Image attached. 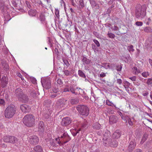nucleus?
<instances>
[{
    "mask_svg": "<svg viewBox=\"0 0 152 152\" xmlns=\"http://www.w3.org/2000/svg\"><path fill=\"white\" fill-rule=\"evenodd\" d=\"M118 145L117 141L115 139H113L111 140L110 143V146L111 147H115L117 146Z\"/></svg>",
    "mask_w": 152,
    "mask_h": 152,
    "instance_id": "5701e85b",
    "label": "nucleus"
},
{
    "mask_svg": "<svg viewBox=\"0 0 152 152\" xmlns=\"http://www.w3.org/2000/svg\"><path fill=\"white\" fill-rule=\"evenodd\" d=\"M129 78L132 81H135L136 80V77L135 76H134L132 77H131Z\"/></svg>",
    "mask_w": 152,
    "mask_h": 152,
    "instance_id": "0e129e2a",
    "label": "nucleus"
},
{
    "mask_svg": "<svg viewBox=\"0 0 152 152\" xmlns=\"http://www.w3.org/2000/svg\"><path fill=\"white\" fill-rule=\"evenodd\" d=\"M38 131L42 133L44 131L45 125L44 123L42 121H40L38 126Z\"/></svg>",
    "mask_w": 152,
    "mask_h": 152,
    "instance_id": "f3484780",
    "label": "nucleus"
},
{
    "mask_svg": "<svg viewBox=\"0 0 152 152\" xmlns=\"http://www.w3.org/2000/svg\"><path fill=\"white\" fill-rule=\"evenodd\" d=\"M102 67L104 68L107 69H108L112 68V66L110 65V64L106 63H104L102 64Z\"/></svg>",
    "mask_w": 152,
    "mask_h": 152,
    "instance_id": "bb28decb",
    "label": "nucleus"
},
{
    "mask_svg": "<svg viewBox=\"0 0 152 152\" xmlns=\"http://www.w3.org/2000/svg\"><path fill=\"white\" fill-rule=\"evenodd\" d=\"M12 4L13 6L15 7H17V3L16 2V1L15 0H13L12 1Z\"/></svg>",
    "mask_w": 152,
    "mask_h": 152,
    "instance_id": "bf43d9fd",
    "label": "nucleus"
},
{
    "mask_svg": "<svg viewBox=\"0 0 152 152\" xmlns=\"http://www.w3.org/2000/svg\"><path fill=\"white\" fill-rule=\"evenodd\" d=\"M103 140V144L104 146H110L112 139L110 133L108 131H107L104 134Z\"/></svg>",
    "mask_w": 152,
    "mask_h": 152,
    "instance_id": "423d86ee",
    "label": "nucleus"
},
{
    "mask_svg": "<svg viewBox=\"0 0 152 152\" xmlns=\"http://www.w3.org/2000/svg\"><path fill=\"white\" fill-rule=\"evenodd\" d=\"M55 54L57 56V57H58L59 55V52L58 49L57 48H56L55 49Z\"/></svg>",
    "mask_w": 152,
    "mask_h": 152,
    "instance_id": "603ef678",
    "label": "nucleus"
},
{
    "mask_svg": "<svg viewBox=\"0 0 152 152\" xmlns=\"http://www.w3.org/2000/svg\"><path fill=\"white\" fill-rule=\"evenodd\" d=\"M1 63L4 70H5L7 73V72L8 71L9 68L8 65L4 62H2Z\"/></svg>",
    "mask_w": 152,
    "mask_h": 152,
    "instance_id": "a878e982",
    "label": "nucleus"
},
{
    "mask_svg": "<svg viewBox=\"0 0 152 152\" xmlns=\"http://www.w3.org/2000/svg\"><path fill=\"white\" fill-rule=\"evenodd\" d=\"M121 117L122 119L124 120V121H126V123H127L126 119H127V118H128V116H126L125 117L124 115L121 116Z\"/></svg>",
    "mask_w": 152,
    "mask_h": 152,
    "instance_id": "680f3d73",
    "label": "nucleus"
},
{
    "mask_svg": "<svg viewBox=\"0 0 152 152\" xmlns=\"http://www.w3.org/2000/svg\"><path fill=\"white\" fill-rule=\"evenodd\" d=\"M76 108L79 113L82 115L87 116L89 114V109L86 105H78Z\"/></svg>",
    "mask_w": 152,
    "mask_h": 152,
    "instance_id": "20e7f679",
    "label": "nucleus"
},
{
    "mask_svg": "<svg viewBox=\"0 0 152 152\" xmlns=\"http://www.w3.org/2000/svg\"><path fill=\"white\" fill-rule=\"evenodd\" d=\"M82 61L83 62V64L84 65L88 64L91 62V60L88 59L86 57L84 56H83Z\"/></svg>",
    "mask_w": 152,
    "mask_h": 152,
    "instance_id": "4be33fe9",
    "label": "nucleus"
},
{
    "mask_svg": "<svg viewBox=\"0 0 152 152\" xmlns=\"http://www.w3.org/2000/svg\"><path fill=\"white\" fill-rule=\"evenodd\" d=\"M28 14L31 16H34L37 14V12L36 10H32L31 9L28 11Z\"/></svg>",
    "mask_w": 152,
    "mask_h": 152,
    "instance_id": "393cba45",
    "label": "nucleus"
},
{
    "mask_svg": "<svg viewBox=\"0 0 152 152\" xmlns=\"http://www.w3.org/2000/svg\"><path fill=\"white\" fill-rule=\"evenodd\" d=\"M117 83L120 85H121L122 83V81L121 79H117Z\"/></svg>",
    "mask_w": 152,
    "mask_h": 152,
    "instance_id": "338daca9",
    "label": "nucleus"
},
{
    "mask_svg": "<svg viewBox=\"0 0 152 152\" xmlns=\"http://www.w3.org/2000/svg\"><path fill=\"white\" fill-rule=\"evenodd\" d=\"M122 67L121 65H118L116 67V69L117 71H120L121 70Z\"/></svg>",
    "mask_w": 152,
    "mask_h": 152,
    "instance_id": "864d4df0",
    "label": "nucleus"
},
{
    "mask_svg": "<svg viewBox=\"0 0 152 152\" xmlns=\"http://www.w3.org/2000/svg\"><path fill=\"white\" fill-rule=\"evenodd\" d=\"M98 135L101 136L102 134V131L101 129L97 131Z\"/></svg>",
    "mask_w": 152,
    "mask_h": 152,
    "instance_id": "052dcab7",
    "label": "nucleus"
},
{
    "mask_svg": "<svg viewBox=\"0 0 152 152\" xmlns=\"http://www.w3.org/2000/svg\"><path fill=\"white\" fill-rule=\"evenodd\" d=\"M32 96L34 98H37V96L38 95L37 94V93L35 91H33L32 93Z\"/></svg>",
    "mask_w": 152,
    "mask_h": 152,
    "instance_id": "de8ad7c7",
    "label": "nucleus"
},
{
    "mask_svg": "<svg viewBox=\"0 0 152 152\" xmlns=\"http://www.w3.org/2000/svg\"><path fill=\"white\" fill-rule=\"evenodd\" d=\"M23 123L27 126L32 127L34 126L35 119L32 115L27 114L23 118Z\"/></svg>",
    "mask_w": 152,
    "mask_h": 152,
    "instance_id": "f03ea898",
    "label": "nucleus"
},
{
    "mask_svg": "<svg viewBox=\"0 0 152 152\" xmlns=\"http://www.w3.org/2000/svg\"><path fill=\"white\" fill-rule=\"evenodd\" d=\"M145 8L144 6H141V5H137L135 10L136 17L138 18H143L146 14Z\"/></svg>",
    "mask_w": 152,
    "mask_h": 152,
    "instance_id": "7ed1b4c3",
    "label": "nucleus"
},
{
    "mask_svg": "<svg viewBox=\"0 0 152 152\" xmlns=\"http://www.w3.org/2000/svg\"><path fill=\"white\" fill-rule=\"evenodd\" d=\"M39 141V138L37 136H32L29 137V142L31 145H36L38 143Z\"/></svg>",
    "mask_w": 152,
    "mask_h": 152,
    "instance_id": "9d476101",
    "label": "nucleus"
},
{
    "mask_svg": "<svg viewBox=\"0 0 152 152\" xmlns=\"http://www.w3.org/2000/svg\"><path fill=\"white\" fill-rule=\"evenodd\" d=\"M147 83L148 85L152 84V79L149 78L147 80Z\"/></svg>",
    "mask_w": 152,
    "mask_h": 152,
    "instance_id": "13d9d810",
    "label": "nucleus"
},
{
    "mask_svg": "<svg viewBox=\"0 0 152 152\" xmlns=\"http://www.w3.org/2000/svg\"><path fill=\"white\" fill-rule=\"evenodd\" d=\"M111 28L114 31H118L119 30L118 27L115 26H114L113 28H112V27Z\"/></svg>",
    "mask_w": 152,
    "mask_h": 152,
    "instance_id": "69168bd1",
    "label": "nucleus"
},
{
    "mask_svg": "<svg viewBox=\"0 0 152 152\" xmlns=\"http://www.w3.org/2000/svg\"><path fill=\"white\" fill-rule=\"evenodd\" d=\"M67 100L64 99H60L59 100L57 103L60 107H63L66 103Z\"/></svg>",
    "mask_w": 152,
    "mask_h": 152,
    "instance_id": "412c9836",
    "label": "nucleus"
},
{
    "mask_svg": "<svg viewBox=\"0 0 152 152\" xmlns=\"http://www.w3.org/2000/svg\"><path fill=\"white\" fill-rule=\"evenodd\" d=\"M106 104L108 106H114V105L112 103L110 102L108 100H106Z\"/></svg>",
    "mask_w": 152,
    "mask_h": 152,
    "instance_id": "37998d69",
    "label": "nucleus"
},
{
    "mask_svg": "<svg viewBox=\"0 0 152 152\" xmlns=\"http://www.w3.org/2000/svg\"><path fill=\"white\" fill-rule=\"evenodd\" d=\"M61 138L63 139L62 144H65L71 140L70 137L66 132H64L63 133V135L61 136Z\"/></svg>",
    "mask_w": 152,
    "mask_h": 152,
    "instance_id": "f8f14e48",
    "label": "nucleus"
},
{
    "mask_svg": "<svg viewBox=\"0 0 152 152\" xmlns=\"http://www.w3.org/2000/svg\"><path fill=\"white\" fill-rule=\"evenodd\" d=\"M142 76L145 77H146L149 75L148 72H144L142 73Z\"/></svg>",
    "mask_w": 152,
    "mask_h": 152,
    "instance_id": "a18cd8bd",
    "label": "nucleus"
},
{
    "mask_svg": "<svg viewBox=\"0 0 152 152\" xmlns=\"http://www.w3.org/2000/svg\"><path fill=\"white\" fill-rule=\"evenodd\" d=\"M127 49L129 51V52H133L134 50L133 49V46L132 45L128 46L127 47Z\"/></svg>",
    "mask_w": 152,
    "mask_h": 152,
    "instance_id": "ea45409f",
    "label": "nucleus"
},
{
    "mask_svg": "<svg viewBox=\"0 0 152 152\" xmlns=\"http://www.w3.org/2000/svg\"><path fill=\"white\" fill-rule=\"evenodd\" d=\"M89 0L92 7L94 8L96 10L99 9V5L96 3L95 0Z\"/></svg>",
    "mask_w": 152,
    "mask_h": 152,
    "instance_id": "6ab92c4d",
    "label": "nucleus"
},
{
    "mask_svg": "<svg viewBox=\"0 0 152 152\" xmlns=\"http://www.w3.org/2000/svg\"><path fill=\"white\" fill-rule=\"evenodd\" d=\"M66 88H64V92L69 91V86L68 85H66Z\"/></svg>",
    "mask_w": 152,
    "mask_h": 152,
    "instance_id": "4d7b16f0",
    "label": "nucleus"
},
{
    "mask_svg": "<svg viewBox=\"0 0 152 152\" xmlns=\"http://www.w3.org/2000/svg\"><path fill=\"white\" fill-rule=\"evenodd\" d=\"M137 140V138L134 136H131L129 138V143L127 148L128 151L132 152L135 149L136 145Z\"/></svg>",
    "mask_w": 152,
    "mask_h": 152,
    "instance_id": "39448f33",
    "label": "nucleus"
},
{
    "mask_svg": "<svg viewBox=\"0 0 152 152\" xmlns=\"http://www.w3.org/2000/svg\"><path fill=\"white\" fill-rule=\"evenodd\" d=\"M63 61L64 64L67 67L69 66L70 65L69 64V63L68 61L66 59H63Z\"/></svg>",
    "mask_w": 152,
    "mask_h": 152,
    "instance_id": "58836bf2",
    "label": "nucleus"
},
{
    "mask_svg": "<svg viewBox=\"0 0 152 152\" xmlns=\"http://www.w3.org/2000/svg\"><path fill=\"white\" fill-rule=\"evenodd\" d=\"M42 85L43 87L46 89H49L51 86V81L48 78L43 79L41 81Z\"/></svg>",
    "mask_w": 152,
    "mask_h": 152,
    "instance_id": "6e6552de",
    "label": "nucleus"
},
{
    "mask_svg": "<svg viewBox=\"0 0 152 152\" xmlns=\"http://www.w3.org/2000/svg\"><path fill=\"white\" fill-rule=\"evenodd\" d=\"M104 99H99L98 100V105L101 106H102L104 103Z\"/></svg>",
    "mask_w": 152,
    "mask_h": 152,
    "instance_id": "e433bc0d",
    "label": "nucleus"
},
{
    "mask_svg": "<svg viewBox=\"0 0 152 152\" xmlns=\"http://www.w3.org/2000/svg\"><path fill=\"white\" fill-rule=\"evenodd\" d=\"M69 91L72 93L75 94V95L77 94V93L75 91V89L72 86H70L69 87Z\"/></svg>",
    "mask_w": 152,
    "mask_h": 152,
    "instance_id": "c9c22d12",
    "label": "nucleus"
},
{
    "mask_svg": "<svg viewBox=\"0 0 152 152\" xmlns=\"http://www.w3.org/2000/svg\"><path fill=\"white\" fill-rule=\"evenodd\" d=\"M64 73L66 76H68L70 74V72L67 70L64 71Z\"/></svg>",
    "mask_w": 152,
    "mask_h": 152,
    "instance_id": "5fc2aeb1",
    "label": "nucleus"
},
{
    "mask_svg": "<svg viewBox=\"0 0 152 152\" xmlns=\"http://www.w3.org/2000/svg\"><path fill=\"white\" fill-rule=\"evenodd\" d=\"M71 119L69 117H66L62 119L61 124L63 126H67L71 123Z\"/></svg>",
    "mask_w": 152,
    "mask_h": 152,
    "instance_id": "9b49d317",
    "label": "nucleus"
},
{
    "mask_svg": "<svg viewBox=\"0 0 152 152\" xmlns=\"http://www.w3.org/2000/svg\"><path fill=\"white\" fill-rule=\"evenodd\" d=\"M57 83L60 85H61L63 84V82L60 79H58L57 80Z\"/></svg>",
    "mask_w": 152,
    "mask_h": 152,
    "instance_id": "e2e57ef3",
    "label": "nucleus"
},
{
    "mask_svg": "<svg viewBox=\"0 0 152 152\" xmlns=\"http://www.w3.org/2000/svg\"><path fill=\"white\" fill-rule=\"evenodd\" d=\"M107 35L108 37L111 38H114L115 37L114 34L112 33L109 32H108Z\"/></svg>",
    "mask_w": 152,
    "mask_h": 152,
    "instance_id": "4c0bfd02",
    "label": "nucleus"
},
{
    "mask_svg": "<svg viewBox=\"0 0 152 152\" xmlns=\"http://www.w3.org/2000/svg\"><path fill=\"white\" fill-rule=\"evenodd\" d=\"M135 25L137 26H141L143 25V23L141 21H137L135 23Z\"/></svg>",
    "mask_w": 152,
    "mask_h": 152,
    "instance_id": "8fccbe9b",
    "label": "nucleus"
},
{
    "mask_svg": "<svg viewBox=\"0 0 152 152\" xmlns=\"http://www.w3.org/2000/svg\"><path fill=\"white\" fill-rule=\"evenodd\" d=\"M53 91L54 93L58 94L59 95H60L62 93V91H60L58 88L53 87Z\"/></svg>",
    "mask_w": 152,
    "mask_h": 152,
    "instance_id": "cd10ccee",
    "label": "nucleus"
},
{
    "mask_svg": "<svg viewBox=\"0 0 152 152\" xmlns=\"http://www.w3.org/2000/svg\"><path fill=\"white\" fill-rule=\"evenodd\" d=\"M144 31L146 33L152 32V29L150 27H146L144 29Z\"/></svg>",
    "mask_w": 152,
    "mask_h": 152,
    "instance_id": "72a5a7b5",
    "label": "nucleus"
},
{
    "mask_svg": "<svg viewBox=\"0 0 152 152\" xmlns=\"http://www.w3.org/2000/svg\"><path fill=\"white\" fill-rule=\"evenodd\" d=\"M4 142L12 144H18V140L15 136H7L4 137Z\"/></svg>",
    "mask_w": 152,
    "mask_h": 152,
    "instance_id": "0eeeda50",
    "label": "nucleus"
},
{
    "mask_svg": "<svg viewBox=\"0 0 152 152\" xmlns=\"http://www.w3.org/2000/svg\"><path fill=\"white\" fill-rule=\"evenodd\" d=\"M118 121V118L116 115H112L109 117V122L110 124L116 123Z\"/></svg>",
    "mask_w": 152,
    "mask_h": 152,
    "instance_id": "dca6fc26",
    "label": "nucleus"
},
{
    "mask_svg": "<svg viewBox=\"0 0 152 152\" xmlns=\"http://www.w3.org/2000/svg\"><path fill=\"white\" fill-rule=\"evenodd\" d=\"M16 111L15 105L11 104L8 105L4 111V116L5 118H10L14 115Z\"/></svg>",
    "mask_w": 152,
    "mask_h": 152,
    "instance_id": "f257e3e1",
    "label": "nucleus"
},
{
    "mask_svg": "<svg viewBox=\"0 0 152 152\" xmlns=\"http://www.w3.org/2000/svg\"><path fill=\"white\" fill-rule=\"evenodd\" d=\"M147 135L146 134H144L143 135L142 138L140 143L141 144H143L144 143V142L145 141V140L147 139Z\"/></svg>",
    "mask_w": 152,
    "mask_h": 152,
    "instance_id": "473e14b6",
    "label": "nucleus"
},
{
    "mask_svg": "<svg viewBox=\"0 0 152 152\" xmlns=\"http://www.w3.org/2000/svg\"><path fill=\"white\" fill-rule=\"evenodd\" d=\"M133 69L135 71V73L136 74H138L140 72V70L138 69L136 67H134L133 68Z\"/></svg>",
    "mask_w": 152,
    "mask_h": 152,
    "instance_id": "c03bdc74",
    "label": "nucleus"
},
{
    "mask_svg": "<svg viewBox=\"0 0 152 152\" xmlns=\"http://www.w3.org/2000/svg\"><path fill=\"white\" fill-rule=\"evenodd\" d=\"M101 125L98 123L96 122L93 124V128L94 129H99L100 128Z\"/></svg>",
    "mask_w": 152,
    "mask_h": 152,
    "instance_id": "c85d7f7f",
    "label": "nucleus"
},
{
    "mask_svg": "<svg viewBox=\"0 0 152 152\" xmlns=\"http://www.w3.org/2000/svg\"><path fill=\"white\" fill-rule=\"evenodd\" d=\"M39 19L41 22L42 23H43L45 20V16L43 13H41L40 15Z\"/></svg>",
    "mask_w": 152,
    "mask_h": 152,
    "instance_id": "7c9ffc66",
    "label": "nucleus"
},
{
    "mask_svg": "<svg viewBox=\"0 0 152 152\" xmlns=\"http://www.w3.org/2000/svg\"><path fill=\"white\" fill-rule=\"evenodd\" d=\"M60 140L58 138H56V140H51L49 141V143L51 146H52L54 147H56L58 145L56 144L57 142V144H60L61 142L60 141Z\"/></svg>",
    "mask_w": 152,
    "mask_h": 152,
    "instance_id": "2eb2a0df",
    "label": "nucleus"
},
{
    "mask_svg": "<svg viewBox=\"0 0 152 152\" xmlns=\"http://www.w3.org/2000/svg\"><path fill=\"white\" fill-rule=\"evenodd\" d=\"M80 5L81 6L80 8H83L84 7V4L83 3V0H80Z\"/></svg>",
    "mask_w": 152,
    "mask_h": 152,
    "instance_id": "09e8293b",
    "label": "nucleus"
},
{
    "mask_svg": "<svg viewBox=\"0 0 152 152\" xmlns=\"http://www.w3.org/2000/svg\"><path fill=\"white\" fill-rule=\"evenodd\" d=\"M93 41L97 47H99L100 46V43L97 40L94 39L93 40Z\"/></svg>",
    "mask_w": 152,
    "mask_h": 152,
    "instance_id": "3c124183",
    "label": "nucleus"
},
{
    "mask_svg": "<svg viewBox=\"0 0 152 152\" xmlns=\"http://www.w3.org/2000/svg\"><path fill=\"white\" fill-rule=\"evenodd\" d=\"M8 79L7 75H5L0 80V85L2 88H5L8 83Z\"/></svg>",
    "mask_w": 152,
    "mask_h": 152,
    "instance_id": "1a4fd4ad",
    "label": "nucleus"
},
{
    "mask_svg": "<svg viewBox=\"0 0 152 152\" xmlns=\"http://www.w3.org/2000/svg\"><path fill=\"white\" fill-rule=\"evenodd\" d=\"M20 108L22 111L24 113H28L31 110L30 107L27 104H21L20 106Z\"/></svg>",
    "mask_w": 152,
    "mask_h": 152,
    "instance_id": "4468645a",
    "label": "nucleus"
},
{
    "mask_svg": "<svg viewBox=\"0 0 152 152\" xmlns=\"http://www.w3.org/2000/svg\"><path fill=\"white\" fill-rule=\"evenodd\" d=\"M0 147L6 148L7 147V145L4 143H2L0 144Z\"/></svg>",
    "mask_w": 152,
    "mask_h": 152,
    "instance_id": "774afa93",
    "label": "nucleus"
},
{
    "mask_svg": "<svg viewBox=\"0 0 152 152\" xmlns=\"http://www.w3.org/2000/svg\"><path fill=\"white\" fill-rule=\"evenodd\" d=\"M79 75L83 78H86V76L85 74L81 70H79L78 71Z\"/></svg>",
    "mask_w": 152,
    "mask_h": 152,
    "instance_id": "f704fd0d",
    "label": "nucleus"
},
{
    "mask_svg": "<svg viewBox=\"0 0 152 152\" xmlns=\"http://www.w3.org/2000/svg\"><path fill=\"white\" fill-rule=\"evenodd\" d=\"M30 1H25V3L26 4V5L27 7L29 8L30 10H31V5L30 4Z\"/></svg>",
    "mask_w": 152,
    "mask_h": 152,
    "instance_id": "a19ab883",
    "label": "nucleus"
},
{
    "mask_svg": "<svg viewBox=\"0 0 152 152\" xmlns=\"http://www.w3.org/2000/svg\"><path fill=\"white\" fill-rule=\"evenodd\" d=\"M71 103L72 104H75L79 102L78 99L77 98L71 99L70 101Z\"/></svg>",
    "mask_w": 152,
    "mask_h": 152,
    "instance_id": "c756f323",
    "label": "nucleus"
},
{
    "mask_svg": "<svg viewBox=\"0 0 152 152\" xmlns=\"http://www.w3.org/2000/svg\"><path fill=\"white\" fill-rule=\"evenodd\" d=\"M88 127L87 123L86 121H85L82 124H81V130H84L86 129Z\"/></svg>",
    "mask_w": 152,
    "mask_h": 152,
    "instance_id": "2f4dec72",
    "label": "nucleus"
},
{
    "mask_svg": "<svg viewBox=\"0 0 152 152\" xmlns=\"http://www.w3.org/2000/svg\"><path fill=\"white\" fill-rule=\"evenodd\" d=\"M34 151L35 152H43V149L41 146L37 145L34 148Z\"/></svg>",
    "mask_w": 152,
    "mask_h": 152,
    "instance_id": "b1692460",
    "label": "nucleus"
},
{
    "mask_svg": "<svg viewBox=\"0 0 152 152\" xmlns=\"http://www.w3.org/2000/svg\"><path fill=\"white\" fill-rule=\"evenodd\" d=\"M15 95L18 99L23 94L22 89L19 88H17L15 91Z\"/></svg>",
    "mask_w": 152,
    "mask_h": 152,
    "instance_id": "a211bd4d",
    "label": "nucleus"
},
{
    "mask_svg": "<svg viewBox=\"0 0 152 152\" xmlns=\"http://www.w3.org/2000/svg\"><path fill=\"white\" fill-rule=\"evenodd\" d=\"M121 134V132L119 130H116L113 134L112 137L113 139H118L119 138Z\"/></svg>",
    "mask_w": 152,
    "mask_h": 152,
    "instance_id": "aec40b11",
    "label": "nucleus"
},
{
    "mask_svg": "<svg viewBox=\"0 0 152 152\" xmlns=\"http://www.w3.org/2000/svg\"><path fill=\"white\" fill-rule=\"evenodd\" d=\"M55 14L56 17L58 18L59 17V10L58 9H55Z\"/></svg>",
    "mask_w": 152,
    "mask_h": 152,
    "instance_id": "79ce46f5",
    "label": "nucleus"
},
{
    "mask_svg": "<svg viewBox=\"0 0 152 152\" xmlns=\"http://www.w3.org/2000/svg\"><path fill=\"white\" fill-rule=\"evenodd\" d=\"M5 105V101L3 99H0V105L4 106Z\"/></svg>",
    "mask_w": 152,
    "mask_h": 152,
    "instance_id": "49530a36",
    "label": "nucleus"
},
{
    "mask_svg": "<svg viewBox=\"0 0 152 152\" xmlns=\"http://www.w3.org/2000/svg\"><path fill=\"white\" fill-rule=\"evenodd\" d=\"M81 130V128H79L77 129H75L74 131L75 132V133L76 134H78L79 133V132Z\"/></svg>",
    "mask_w": 152,
    "mask_h": 152,
    "instance_id": "6e6d98bb",
    "label": "nucleus"
},
{
    "mask_svg": "<svg viewBox=\"0 0 152 152\" xmlns=\"http://www.w3.org/2000/svg\"><path fill=\"white\" fill-rule=\"evenodd\" d=\"M18 99L19 101L22 103H26L28 102L29 98L26 94L23 93Z\"/></svg>",
    "mask_w": 152,
    "mask_h": 152,
    "instance_id": "ddd939ff",
    "label": "nucleus"
}]
</instances>
